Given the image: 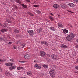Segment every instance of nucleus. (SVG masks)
Masks as SVG:
<instances>
[{"label": "nucleus", "mask_w": 78, "mask_h": 78, "mask_svg": "<svg viewBox=\"0 0 78 78\" xmlns=\"http://www.w3.org/2000/svg\"><path fill=\"white\" fill-rule=\"evenodd\" d=\"M75 37V35L73 33H71L70 35H69L67 36L66 39V40L68 41H72V39H74Z\"/></svg>", "instance_id": "nucleus-1"}, {"label": "nucleus", "mask_w": 78, "mask_h": 78, "mask_svg": "<svg viewBox=\"0 0 78 78\" xmlns=\"http://www.w3.org/2000/svg\"><path fill=\"white\" fill-rule=\"evenodd\" d=\"M55 70L53 69H51L49 71V74L51 77L54 78L55 76Z\"/></svg>", "instance_id": "nucleus-2"}, {"label": "nucleus", "mask_w": 78, "mask_h": 78, "mask_svg": "<svg viewBox=\"0 0 78 78\" xmlns=\"http://www.w3.org/2000/svg\"><path fill=\"white\" fill-rule=\"evenodd\" d=\"M40 55L41 57H45L46 55V53L44 51H41L40 52Z\"/></svg>", "instance_id": "nucleus-3"}, {"label": "nucleus", "mask_w": 78, "mask_h": 78, "mask_svg": "<svg viewBox=\"0 0 78 78\" xmlns=\"http://www.w3.org/2000/svg\"><path fill=\"white\" fill-rule=\"evenodd\" d=\"M12 2V3H14V1H13V0H10ZM16 3H19L20 5H21V3L20 2V0H14Z\"/></svg>", "instance_id": "nucleus-4"}, {"label": "nucleus", "mask_w": 78, "mask_h": 78, "mask_svg": "<svg viewBox=\"0 0 78 78\" xmlns=\"http://www.w3.org/2000/svg\"><path fill=\"white\" fill-rule=\"evenodd\" d=\"M34 67L35 69H41V66L37 64H35Z\"/></svg>", "instance_id": "nucleus-5"}, {"label": "nucleus", "mask_w": 78, "mask_h": 78, "mask_svg": "<svg viewBox=\"0 0 78 78\" xmlns=\"http://www.w3.org/2000/svg\"><path fill=\"white\" fill-rule=\"evenodd\" d=\"M28 33H29V35L30 36H33L34 35V33L33 32V31L32 30H30L28 31Z\"/></svg>", "instance_id": "nucleus-6"}, {"label": "nucleus", "mask_w": 78, "mask_h": 78, "mask_svg": "<svg viewBox=\"0 0 78 78\" xmlns=\"http://www.w3.org/2000/svg\"><path fill=\"white\" fill-rule=\"evenodd\" d=\"M41 44H44L47 46H48V43H47L46 41H42L41 42Z\"/></svg>", "instance_id": "nucleus-7"}, {"label": "nucleus", "mask_w": 78, "mask_h": 78, "mask_svg": "<svg viewBox=\"0 0 78 78\" xmlns=\"http://www.w3.org/2000/svg\"><path fill=\"white\" fill-rule=\"evenodd\" d=\"M53 7L54 8L57 9V8H59V5H58V4H54L53 5Z\"/></svg>", "instance_id": "nucleus-8"}, {"label": "nucleus", "mask_w": 78, "mask_h": 78, "mask_svg": "<svg viewBox=\"0 0 78 78\" xmlns=\"http://www.w3.org/2000/svg\"><path fill=\"white\" fill-rule=\"evenodd\" d=\"M68 5L70 7H72V8L75 6V5L73 3H69L68 4Z\"/></svg>", "instance_id": "nucleus-9"}, {"label": "nucleus", "mask_w": 78, "mask_h": 78, "mask_svg": "<svg viewBox=\"0 0 78 78\" xmlns=\"http://www.w3.org/2000/svg\"><path fill=\"white\" fill-rule=\"evenodd\" d=\"M24 58L25 59H28L30 58V55L28 54H26L24 56Z\"/></svg>", "instance_id": "nucleus-10"}, {"label": "nucleus", "mask_w": 78, "mask_h": 78, "mask_svg": "<svg viewBox=\"0 0 78 78\" xmlns=\"http://www.w3.org/2000/svg\"><path fill=\"white\" fill-rule=\"evenodd\" d=\"M5 73L7 76H11V74L9 73L8 72H6Z\"/></svg>", "instance_id": "nucleus-11"}, {"label": "nucleus", "mask_w": 78, "mask_h": 78, "mask_svg": "<svg viewBox=\"0 0 78 78\" xmlns=\"http://www.w3.org/2000/svg\"><path fill=\"white\" fill-rule=\"evenodd\" d=\"M51 58H52L53 59H56V55H51Z\"/></svg>", "instance_id": "nucleus-12"}, {"label": "nucleus", "mask_w": 78, "mask_h": 78, "mask_svg": "<svg viewBox=\"0 0 78 78\" xmlns=\"http://www.w3.org/2000/svg\"><path fill=\"white\" fill-rule=\"evenodd\" d=\"M16 66H13L10 67L9 68V69H10V70H13V69H16Z\"/></svg>", "instance_id": "nucleus-13"}, {"label": "nucleus", "mask_w": 78, "mask_h": 78, "mask_svg": "<svg viewBox=\"0 0 78 78\" xmlns=\"http://www.w3.org/2000/svg\"><path fill=\"white\" fill-rule=\"evenodd\" d=\"M61 6L63 8H64V9H65L66 8V5L65 4H62L61 5Z\"/></svg>", "instance_id": "nucleus-14"}, {"label": "nucleus", "mask_w": 78, "mask_h": 78, "mask_svg": "<svg viewBox=\"0 0 78 78\" xmlns=\"http://www.w3.org/2000/svg\"><path fill=\"white\" fill-rule=\"evenodd\" d=\"M17 69L18 70H21V69L24 70V68L21 67H17Z\"/></svg>", "instance_id": "nucleus-15"}, {"label": "nucleus", "mask_w": 78, "mask_h": 78, "mask_svg": "<svg viewBox=\"0 0 78 78\" xmlns=\"http://www.w3.org/2000/svg\"><path fill=\"white\" fill-rule=\"evenodd\" d=\"M49 29L50 30H51V31H55V29L54 27H50L49 28Z\"/></svg>", "instance_id": "nucleus-16"}, {"label": "nucleus", "mask_w": 78, "mask_h": 78, "mask_svg": "<svg viewBox=\"0 0 78 78\" xmlns=\"http://www.w3.org/2000/svg\"><path fill=\"white\" fill-rule=\"evenodd\" d=\"M22 43V41L20 40H19L17 41H16V44H21Z\"/></svg>", "instance_id": "nucleus-17"}, {"label": "nucleus", "mask_w": 78, "mask_h": 78, "mask_svg": "<svg viewBox=\"0 0 78 78\" xmlns=\"http://www.w3.org/2000/svg\"><path fill=\"white\" fill-rule=\"evenodd\" d=\"M2 33H4V32H6L7 31L5 29H2L1 30Z\"/></svg>", "instance_id": "nucleus-18"}, {"label": "nucleus", "mask_w": 78, "mask_h": 78, "mask_svg": "<svg viewBox=\"0 0 78 78\" xmlns=\"http://www.w3.org/2000/svg\"><path fill=\"white\" fill-rule=\"evenodd\" d=\"M63 33L66 34V33H68V30H67L66 29H65L63 30Z\"/></svg>", "instance_id": "nucleus-19"}, {"label": "nucleus", "mask_w": 78, "mask_h": 78, "mask_svg": "<svg viewBox=\"0 0 78 78\" xmlns=\"http://www.w3.org/2000/svg\"><path fill=\"white\" fill-rule=\"evenodd\" d=\"M37 32L38 33H41L42 32V28L40 27L39 29L37 30Z\"/></svg>", "instance_id": "nucleus-20"}, {"label": "nucleus", "mask_w": 78, "mask_h": 78, "mask_svg": "<svg viewBox=\"0 0 78 78\" xmlns=\"http://www.w3.org/2000/svg\"><path fill=\"white\" fill-rule=\"evenodd\" d=\"M21 6L24 8H27V6L26 5L23 4H21Z\"/></svg>", "instance_id": "nucleus-21"}, {"label": "nucleus", "mask_w": 78, "mask_h": 78, "mask_svg": "<svg viewBox=\"0 0 78 78\" xmlns=\"http://www.w3.org/2000/svg\"><path fill=\"white\" fill-rule=\"evenodd\" d=\"M6 21L7 22H8V23H12L11 20L9 19H7L6 20Z\"/></svg>", "instance_id": "nucleus-22"}, {"label": "nucleus", "mask_w": 78, "mask_h": 78, "mask_svg": "<svg viewBox=\"0 0 78 78\" xmlns=\"http://www.w3.org/2000/svg\"><path fill=\"white\" fill-rule=\"evenodd\" d=\"M42 66L44 68H48V66L47 65L44 64L42 65Z\"/></svg>", "instance_id": "nucleus-23"}, {"label": "nucleus", "mask_w": 78, "mask_h": 78, "mask_svg": "<svg viewBox=\"0 0 78 78\" xmlns=\"http://www.w3.org/2000/svg\"><path fill=\"white\" fill-rule=\"evenodd\" d=\"M27 74L28 75H29V76L32 75V73L30 72H28L27 73Z\"/></svg>", "instance_id": "nucleus-24"}, {"label": "nucleus", "mask_w": 78, "mask_h": 78, "mask_svg": "<svg viewBox=\"0 0 78 78\" xmlns=\"http://www.w3.org/2000/svg\"><path fill=\"white\" fill-rule=\"evenodd\" d=\"M62 48H67V46L66 45H62Z\"/></svg>", "instance_id": "nucleus-25"}, {"label": "nucleus", "mask_w": 78, "mask_h": 78, "mask_svg": "<svg viewBox=\"0 0 78 78\" xmlns=\"http://www.w3.org/2000/svg\"><path fill=\"white\" fill-rule=\"evenodd\" d=\"M24 46H25V44H23L22 45H20V47L21 48H23V47Z\"/></svg>", "instance_id": "nucleus-26"}, {"label": "nucleus", "mask_w": 78, "mask_h": 78, "mask_svg": "<svg viewBox=\"0 0 78 78\" xmlns=\"http://www.w3.org/2000/svg\"><path fill=\"white\" fill-rule=\"evenodd\" d=\"M58 27H61L62 28H63L62 25L61 24L58 23Z\"/></svg>", "instance_id": "nucleus-27"}, {"label": "nucleus", "mask_w": 78, "mask_h": 78, "mask_svg": "<svg viewBox=\"0 0 78 78\" xmlns=\"http://www.w3.org/2000/svg\"><path fill=\"white\" fill-rule=\"evenodd\" d=\"M0 41H5V38H3L2 37L0 38Z\"/></svg>", "instance_id": "nucleus-28"}, {"label": "nucleus", "mask_w": 78, "mask_h": 78, "mask_svg": "<svg viewBox=\"0 0 78 78\" xmlns=\"http://www.w3.org/2000/svg\"><path fill=\"white\" fill-rule=\"evenodd\" d=\"M36 12H37V14H41V12L39 11H36Z\"/></svg>", "instance_id": "nucleus-29"}, {"label": "nucleus", "mask_w": 78, "mask_h": 78, "mask_svg": "<svg viewBox=\"0 0 78 78\" xmlns=\"http://www.w3.org/2000/svg\"><path fill=\"white\" fill-rule=\"evenodd\" d=\"M34 7H35L36 8H37V7H39V5H33Z\"/></svg>", "instance_id": "nucleus-30"}, {"label": "nucleus", "mask_w": 78, "mask_h": 78, "mask_svg": "<svg viewBox=\"0 0 78 78\" xmlns=\"http://www.w3.org/2000/svg\"><path fill=\"white\" fill-rule=\"evenodd\" d=\"M25 61H19V62H21V63H24V62H25Z\"/></svg>", "instance_id": "nucleus-31"}, {"label": "nucleus", "mask_w": 78, "mask_h": 78, "mask_svg": "<svg viewBox=\"0 0 78 78\" xmlns=\"http://www.w3.org/2000/svg\"><path fill=\"white\" fill-rule=\"evenodd\" d=\"M13 6H14V7H15V9H18V7H17V6H16V5H13Z\"/></svg>", "instance_id": "nucleus-32"}, {"label": "nucleus", "mask_w": 78, "mask_h": 78, "mask_svg": "<svg viewBox=\"0 0 78 78\" xmlns=\"http://www.w3.org/2000/svg\"><path fill=\"white\" fill-rule=\"evenodd\" d=\"M6 23H5L3 25V27H6Z\"/></svg>", "instance_id": "nucleus-33"}, {"label": "nucleus", "mask_w": 78, "mask_h": 78, "mask_svg": "<svg viewBox=\"0 0 78 78\" xmlns=\"http://www.w3.org/2000/svg\"><path fill=\"white\" fill-rule=\"evenodd\" d=\"M19 31L17 29H15L14 30V32H15V33H19Z\"/></svg>", "instance_id": "nucleus-34"}, {"label": "nucleus", "mask_w": 78, "mask_h": 78, "mask_svg": "<svg viewBox=\"0 0 78 78\" xmlns=\"http://www.w3.org/2000/svg\"><path fill=\"white\" fill-rule=\"evenodd\" d=\"M49 19H50V20H53V17H52L51 16H49Z\"/></svg>", "instance_id": "nucleus-35"}, {"label": "nucleus", "mask_w": 78, "mask_h": 78, "mask_svg": "<svg viewBox=\"0 0 78 78\" xmlns=\"http://www.w3.org/2000/svg\"><path fill=\"white\" fill-rule=\"evenodd\" d=\"M9 66H11L13 65L12 63H9Z\"/></svg>", "instance_id": "nucleus-36"}, {"label": "nucleus", "mask_w": 78, "mask_h": 78, "mask_svg": "<svg viewBox=\"0 0 78 78\" xmlns=\"http://www.w3.org/2000/svg\"><path fill=\"white\" fill-rule=\"evenodd\" d=\"M29 15H30V16H32V17H33V16H34V15L31 13H29Z\"/></svg>", "instance_id": "nucleus-37"}, {"label": "nucleus", "mask_w": 78, "mask_h": 78, "mask_svg": "<svg viewBox=\"0 0 78 78\" xmlns=\"http://www.w3.org/2000/svg\"><path fill=\"white\" fill-rule=\"evenodd\" d=\"M5 65L6 66H9V63H6Z\"/></svg>", "instance_id": "nucleus-38"}, {"label": "nucleus", "mask_w": 78, "mask_h": 78, "mask_svg": "<svg viewBox=\"0 0 78 78\" xmlns=\"http://www.w3.org/2000/svg\"><path fill=\"white\" fill-rule=\"evenodd\" d=\"M73 1L76 2V3H78V0H73Z\"/></svg>", "instance_id": "nucleus-39"}, {"label": "nucleus", "mask_w": 78, "mask_h": 78, "mask_svg": "<svg viewBox=\"0 0 78 78\" xmlns=\"http://www.w3.org/2000/svg\"><path fill=\"white\" fill-rule=\"evenodd\" d=\"M10 61H12V62H14V60L12 58L10 59Z\"/></svg>", "instance_id": "nucleus-40"}, {"label": "nucleus", "mask_w": 78, "mask_h": 78, "mask_svg": "<svg viewBox=\"0 0 78 78\" xmlns=\"http://www.w3.org/2000/svg\"><path fill=\"white\" fill-rule=\"evenodd\" d=\"M75 47L77 48H78V44H76L75 45Z\"/></svg>", "instance_id": "nucleus-41"}, {"label": "nucleus", "mask_w": 78, "mask_h": 78, "mask_svg": "<svg viewBox=\"0 0 78 78\" xmlns=\"http://www.w3.org/2000/svg\"><path fill=\"white\" fill-rule=\"evenodd\" d=\"M46 60L48 61H50V58H47V59H46Z\"/></svg>", "instance_id": "nucleus-42"}, {"label": "nucleus", "mask_w": 78, "mask_h": 78, "mask_svg": "<svg viewBox=\"0 0 78 78\" xmlns=\"http://www.w3.org/2000/svg\"><path fill=\"white\" fill-rule=\"evenodd\" d=\"M68 12H71V13H73V12H72L71 11H70L69 10H68Z\"/></svg>", "instance_id": "nucleus-43"}, {"label": "nucleus", "mask_w": 78, "mask_h": 78, "mask_svg": "<svg viewBox=\"0 0 78 78\" xmlns=\"http://www.w3.org/2000/svg\"><path fill=\"white\" fill-rule=\"evenodd\" d=\"M13 48L14 49H16V46H13Z\"/></svg>", "instance_id": "nucleus-44"}, {"label": "nucleus", "mask_w": 78, "mask_h": 78, "mask_svg": "<svg viewBox=\"0 0 78 78\" xmlns=\"http://www.w3.org/2000/svg\"><path fill=\"white\" fill-rule=\"evenodd\" d=\"M8 44H9H9H12V42H9L8 43Z\"/></svg>", "instance_id": "nucleus-45"}, {"label": "nucleus", "mask_w": 78, "mask_h": 78, "mask_svg": "<svg viewBox=\"0 0 78 78\" xmlns=\"http://www.w3.org/2000/svg\"><path fill=\"white\" fill-rule=\"evenodd\" d=\"M53 67H55V68H56V65H53Z\"/></svg>", "instance_id": "nucleus-46"}, {"label": "nucleus", "mask_w": 78, "mask_h": 78, "mask_svg": "<svg viewBox=\"0 0 78 78\" xmlns=\"http://www.w3.org/2000/svg\"><path fill=\"white\" fill-rule=\"evenodd\" d=\"M75 68L77 70H78V66L76 67Z\"/></svg>", "instance_id": "nucleus-47"}, {"label": "nucleus", "mask_w": 78, "mask_h": 78, "mask_svg": "<svg viewBox=\"0 0 78 78\" xmlns=\"http://www.w3.org/2000/svg\"><path fill=\"white\" fill-rule=\"evenodd\" d=\"M26 1H27V2H30V0H26Z\"/></svg>", "instance_id": "nucleus-48"}, {"label": "nucleus", "mask_w": 78, "mask_h": 78, "mask_svg": "<svg viewBox=\"0 0 78 78\" xmlns=\"http://www.w3.org/2000/svg\"><path fill=\"white\" fill-rule=\"evenodd\" d=\"M50 14L51 15V16H53V13H51Z\"/></svg>", "instance_id": "nucleus-49"}, {"label": "nucleus", "mask_w": 78, "mask_h": 78, "mask_svg": "<svg viewBox=\"0 0 78 78\" xmlns=\"http://www.w3.org/2000/svg\"><path fill=\"white\" fill-rule=\"evenodd\" d=\"M75 73H78V72H75Z\"/></svg>", "instance_id": "nucleus-50"}, {"label": "nucleus", "mask_w": 78, "mask_h": 78, "mask_svg": "<svg viewBox=\"0 0 78 78\" xmlns=\"http://www.w3.org/2000/svg\"><path fill=\"white\" fill-rule=\"evenodd\" d=\"M0 72H2V69H1V68L0 67Z\"/></svg>", "instance_id": "nucleus-51"}, {"label": "nucleus", "mask_w": 78, "mask_h": 78, "mask_svg": "<svg viewBox=\"0 0 78 78\" xmlns=\"http://www.w3.org/2000/svg\"><path fill=\"white\" fill-rule=\"evenodd\" d=\"M9 30H11V31H12V30H11V29H9Z\"/></svg>", "instance_id": "nucleus-52"}, {"label": "nucleus", "mask_w": 78, "mask_h": 78, "mask_svg": "<svg viewBox=\"0 0 78 78\" xmlns=\"http://www.w3.org/2000/svg\"><path fill=\"white\" fill-rule=\"evenodd\" d=\"M76 41L77 42H78V39Z\"/></svg>", "instance_id": "nucleus-53"}, {"label": "nucleus", "mask_w": 78, "mask_h": 78, "mask_svg": "<svg viewBox=\"0 0 78 78\" xmlns=\"http://www.w3.org/2000/svg\"><path fill=\"white\" fill-rule=\"evenodd\" d=\"M58 16H60V15H59V14H58Z\"/></svg>", "instance_id": "nucleus-54"}, {"label": "nucleus", "mask_w": 78, "mask_h": 78, "mask_svg": "<svg viewBox=\"0 0 78 78\" xmlns=\"http://www.w3.org/2000/svg\"><path fill=\"white\" fill-rule=\"evenodd\" d=\"M2 26V24L1 23H0V26Z\"/></svg>", "instance_id": "nucleus-55"}, {"label": "nucleus", "mask_w": 78, "mask_h": 78, "mask_svg": "<svg viewBox=\"0 0 78 78\" xmlns=\"http://www.w3.org/2000/svg\"><path fill=\"white\" fill-rule=\"evenodd\" d=\"M70 27H72V25H71L70 26Z\"/></svg>", "instance_id": "nucleus-56"}, {"label": "nucleus", "mask_w": 78, "mask_h": 78, "mask_svg": "<svg viewBox=\"0 0 78 78\" xmlns=\"http://www.w3.org/2000/svg\"><path fill=\"white\" fill-rule=\"evenodd\" d=\"M34 62H35L36 61L35 60H34Z\"/></svg>", "instance_id": "nucleus-57"}, {"label": "nucleus", "mask_w": 78, "mask_h": 78, "mask_svg": "<svg viewBox=\"0 0 78 78\" xmlns=\"http://www.w3.org/2000/svg\"><path fill=\"white\" fill-rule=\"evenodd\" d=\"M0 61H1V60H0Z\"/></svg>", "instance_id": "nucleus-58"}]
</instances>
